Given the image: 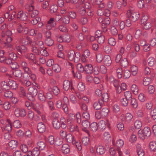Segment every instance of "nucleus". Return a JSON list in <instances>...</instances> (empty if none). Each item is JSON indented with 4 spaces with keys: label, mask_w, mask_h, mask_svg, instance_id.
Instances as JSON below:
<instances>
[{
    "label": "nucleus",
    "mask_w": 156,
    "mask_h": 156,
    "mask_svg": "<svg viewBox=\"0 0 156 156\" xmlns=\"http://www.w3.org/2000/svg\"><path fill=\"white\" fill-rule=\"evenodd\" d=\"M12 35V33L9 30H8L5 33L4 32H2V40L3 41H5L7 42V43L4 42L5 45L7 47H12L11 44L9 43L11 42L12 40V38L11 37Z\"/></svg>",
    "instance_id": "obj_1"
},
{
    "label": "nucleus",
    "mask_w": 156,
    "mask_h": 156,
    "mask_svg": "<svg viewBox=\"0 0 156 156\" xmlns=\"http://www.w3.org/2000/svg\"><path fill=\"white\" fill-rule=\"evenodd\" d=\"M19 62L20 66L24 71L23 74V77L24 79H27L28 78V75L31 73V70L29 68L26 62L20 60Z\"/></svg>",
    "instance_id": "obj_2"
},
{
    "label": "nucleus",
    "mask_w": 156,
    "mask_h": 156,
    "mask_svg": "<svg viewBox=\"0 0 156 156\" xmlns=\"http://www.w3.org/2000/svg\"><path fill=\"white\" fill-rule=\"evenodd\" d=\"M151 134L150 129L147 127H145L143 129H140L138 132V136L142 140L149 137Z\"/></svg>",
    "instance_id": "obj_3"
},
{
    "label": "nucleus",
    "mask_w": 156,
    "mask_h": 156,
    "mask_svg": "<svg viewBox=\"0 0 156 156\" xmlns=\"http://www.w3.org/2000/svg\"><path fill=\"white\" fill-rule=\"evenodd\" d=\"M28 42L30 44H31V49L32 51L36 55H38L41 49L39 48L36 45L34 44V43L32 42L30 39L28 37L27 38V40L25 41L24 39L22 41V43L24 44H27Z\"/></svg>",
    "instance_id": "obj_4"
},
{
    "label": "nucleus",
    "mask_w": 156,
    "mask_h": 156,
    "mask_svg": "<svg viewBox=\"0 0 156 156\" xmlns=\"http://www.w3.org/2000/svg\"><path fill=\"white\" fill-rule=\"evenodd\" d=\"M127 16L131 21L135 22L137 21L140 16L139 13L133 9H129L127 11Z\"/></svg>",
    "instance_id": "obj_5"
},
{
    "label": "nucleus",
    "mask_w": 156,
    "mask_h": 156,
    "mask_svg": "<svg viewBox=\"0 0 156 156\" xmlns=\"http://www.w3.org/2000/svg\"><path fill=\"white\" fill-rule=\"evenodd\" d=\"M112 144L115 147H117V150L119 153V156H122V152L120 150V148H122L124 144V142L123 140L119 139L115 142L114 139L112 140Z\"/></svg>",
    "instance_id": "obj_6"
},
{
    "label": "nucleus",
    "mask_w": 156,
    "mask_h": 156,
    "mask_svg": "<svg viewBox=\"0 0 156 156\" xmlns=\"http://www.w3.org/2000/svg\"><path fill=\"white\" fill-rule=\"evenodd\" d=\"M1 123L3 125V126L2 127V130L10 132L12 130V125L10 120L9 119L7 120L2 119L0 121Z\"/></svg>",
    "instance_id": "obj_7"
},
{
    "label": "nucleus",
    "mask_w": 156,
    "mask_h": 156,
    "mask_svg": "<svg viewBox=\"0 0 156 156\" xmlns=\"http://www.w3.org/2000/svg\"><path fill=\"white\" fill-rule=\"evenodd\" d=\"M90 5L88 2H86L85 3H82L80 5V8L79 12L82 15L85 14L87 12L86 9H88L90 8Z\"/></svg>",
    "instance_id": "obj_8"
},
{
    "label": "nucleus",
    "mask_w": 156,
    "mask_h": 156,
    "mask_svg": "<svg viewBox=\"0 0 156 156\" xmlns=\"http://www.w3.org/2000/svg\"><path fill=\"white\" fill-rule=\"evenodd\" d=\"M99 128L101 130H104L106 128V126L110 128V125L109 121L107 120L106 121L103 120L100 121L98 124Z\"/></svg>",
    "instance_id": "obj_9"
},
{
    "label": "nucleus",
    "mask_w": 156,
    "mask_h": 156,
    "mask_svg": "<svg viewBox=\"0 0 156 156\" xmlns=\"http://www.w3.org/2000/svg\"><path fill=\"white\" fill-rule=\"evenodd\" d=\"M56 106L58 108L62 107L64 112L66 114L68 113V108L67 105L66 103H63L62 105L61 100H58L56 102Z\"/></svg>",
    "instance_id": "obj_10"
},
{
    "label": "nucleus",
    "mask_w": 156,
    "mask_h": 156,
    "mask_svg": "<svg viewBox=\"0 0 156 156\" xmlns=\"http://www.w3.org/2000/svg\"><path fill=\"white\" fill-rule=\"evenodd\" d=\"M14 114L17 117H23L26 115V112L23 109L17 108L15 110Z\"/></svg>",
    "instance_id": "obj_11"
},
{
    "label": "nucleus",
    "mask_w": 156,
    "mask_h": 156,
    "mask_svg": "<svg viewBox=\"0 0 156 156\" xmlns=\"http://www.w3.org/2000/svg\"><path fill=\"white\" fill-rule=\"evenodd\" d=\"M110 23V18L107 17L104 20L103 23L101 24V27L103 29V31L105 32L107 30V26H108Z\"/></svg>",
    "instance_id": "obj_12"
},
{
    "label": "nucleus",
    "mask_w": 156,
    "mask_h": 156,
    "mask_svg": "<svg viewBox=\"0 0 156 156\" xmlns=\"http://www.w3.org/2000/svg\"><path fill=\"white\" fill-rule=\"evenodd\" d=\"M103 63L107 66H109L112 63L111 58L108 55H105L103 58Z\"/></svg>",
    "instance_id": "obj_13"
},
{
    "label": "nucleus",
    "mask_w": 156,
    "mask_h": 156,
    "mask_svg": "<svg viewBox=\"0 0 156 156\" xmlns=\"http://www.w3.org/2000/svg\"><path fill=\"white\" fill-rule=\"evenodd\" d=\"M56 25L54 19L53 18H51L48 22L46 25L47 28L48 30H51L52 27H55Z\"/></svg>",
    "instance_id": "obj_14"
},
{
    "label": "nucleus",
    "mask_w": 156,
    "mask_h": 156,
    "mask_svg": "<svg viewBox=\"0 0 156 156\" xmlns=\"http://www.w3.org/2000/svg\"><path fill=\"white\" fill-rule=\"evenodd\" d=\"M68 126L69 127V130L71 133H76L79 132V129L76 125L73 124Z\"/></svg>",
    "instance_id": "obj_15"
},
{
    "label": "nucleus",
    "mask_w": 156,
    "mask_h": 156,
    "mask_svg": "<svg viewBox=\"0 0 156 156\" xmlns=\"http://www.w3.org/2000/svg\"><path fill=\"white\" fill-rule=\"evenodd\" d=\"M27 14L23 12V11H20L18 13L17 18L21 20H27Z\"/></svg>",
    "instance_id": "obj_16"
},
{
    "label": "nucleus",
    "mask_w": 156,
    "mask_h": 156,
    "mask_svg": "<svg viewBox=\"0 0 156 156\" xmlns=\"http://www.w3.org/2000/svg\"><path fill=\"white\" fill-rule=\"evenodd\" d=\"M15 48L20 54L25 53L27 51V48L24 45H16Z\"/></svg>",
    "instance_id": "obj_17"
},
{
    "label": "nucleus",
    "mask_w": 156,
    "mask_h": 156,
    "mask_svg": "<svg viewBox=\"0 0 156 156\" xmlns=\"http://www.w3.org/2000/svg\"><path fill=\"white\" fill-rule=\"evenodd\" d=\"M75 119V115L73 113H70L67 118V122L68 125L73 124Z\"/></svg>",
    "instance_id": "obj_18"
},
{
    "label": "nucleus",
    "mask_w": 156,
    "mask_h": 156,
    "mask_svg": "<svg viewBox=\"0 0 156 156\" xmlns=\"http://www.w3.org/2000/svg\"><path fill=\"white\" fill-rule=\"evenodd\" d=\"M137 153L138 156H144L145 153L144 150L142 148L141 146L139 144L136 145Z\"/></svg>",
    "instance_id": "obj_19"
},
{
    "label": "nucleus",
    "mask_w": 156,
    "mask_h": 156,
    "mask_svg": "<svg viewBox=\"0 0 156 156\" xmlns=\"http://www.w3.org/2000/svg\"><path fill=\"white\" fill-rule=\"evenodd\" d=\"M28 93L29 94L34 97L36 96L37 94V90L35 87H30L28 89Z\"/></svg>",
    "instance_id": "obj_20"
},
{
    "label": "nucleus",
    "mask_w": 156,
    "mask_h": 156,
    "mask_svg": "<svg viewBox=\"0 0 156 156\" xmlns=\"http://www.w3.org/2000/svg\"><path fill=\"white\" fill-rule=\"evenodd\" d=\"M37 128L38 131L40 133H43L46 130L45 126L42 122H40L38 124Z\"/></svg>",
    "instance_id": "obj_21"
},
{
    "label": "nucleus",
    "mask_w": 156,
    "mask_h": 156,
    "mask_svg": "<svg viewBox=\"0 0 156 156\" xmlns=\"http://www.w3.org/2000/svg\"><path fill=\"white\" fill-rule=\"evenodd\" d=\"M65 138L68 143L73 144L75 142V139L74 136L70 133L67 134Z\"/></svg>",
    "instance_id": "obj_22"
},
{
    "label": "nucleus",
    "mask_w": 156,
    "mask_h": 156,
    "mask_svg": "<svg viewBox=\"0 0 156 156\" xmlns=\"http://www.w3.org/2000/svg\"><path fill=\"white\" fill-rule=\"evenodd\" d=\"M96 151L98 154H102L105 152L104 147L101 145H99L97 147Z\"/></svg>",
    "instance_id": "obj_23"
},
{
    "label": "nucleus",
    "mask_w": 156,
    "mask_h": 156,
    "mask_svg": "<svg viewBox=\"0 0 156 156\" xmlns=\"http://www.w3.org/2000/svg\"><path fill=\"white\" fill-rule=\"evenodd\" d=\"M0 85L3 90H8L10 89L9 81L7 82L6 80L2 81L1 82Z\"/></svg>",
    "instance_id": "obj_24"
},
{
    "label": "nucleus",
    "mask_w": 156,
    "mask_h": 156,
    "mask_svg": "<svg viewBox=\"0 0 156 156\" xmlns=\"http://www.w3.org/2000/svg\"><path fill=\"white\" fill-rule=\"evenodd\" d=\"M88 74H91L93 72V67L90 64H87L84 67V70Z\"/></svg>",
    "instance_id": "obj_25"
},
{
    "label": "nucleus",
    "mask_w": 156,
    "mask_h": 156,
    "mask_svg": "<svg viewBox=\"0 0 156 156\" xmlns=\"http://www.w3.org/2000/svg\"><path fill=\"white\" fill-rule=\"evenodd\" d=\"M23 74L22 72L20 70H17L15 71L13 73V75L16 77L19 78H21L23 79Z\"/></svg>",
    "instance_id": "obj_26"
},
{
    "label": "nucleus",
    "mask_w": 156,
    "mask_h": 156,
    "mask_svg": "<svg viewBox=\"0 0 156 156\" xmlns=\"http://www.w3.org/2000/svg\"><path fill=\"white\" fill-rule=\"evenodd\" d=\"M24 56L29 60H31L34 63H36V59L35 55L32 53H27Z\"/></svg>",
    "instance_id": "obj_27"
},
{
    "label": "nucleus",
    "mask_w": 156,
    "mask_h": 156,
    "mask_svg": "<svg viewBox=\"0 0 156 156\" xmlns=\"http://www.w3.org/2000/svg\"><path fill=\"white\" fill-rule=\"evenodd\" d=\"M133 118V116L132 115L129 113H127L126 114L125 118L123 119H122V120L123 121H125L128 122L132 120Z\"/></svg>",
    "instance_id": "obj_28"
},
{
    "label": "nucleus",
    "mask_w": 156,
    "mask_h": 156,
    "mask_svg": "<svg viewBox=\"0 0 156 156\" xmlns=\"http://www.w3.org/2000/svg\"><path fill=\"white\" fill-rule=\"evenodd\" d=\"M103 104V101L99 100L98 101L95 102L94 103L93 107L95 109L98 110L101 108Z\"/></svg>",
    "instance_id": "obj_29"
},
{
    "label": "nucleus",
    "mask_w": 156,
    "mask_h": 156,
    "mask_svg": "<svg viewBox=\"0 0 156 156\" xmlns=\"http://www.w3.org/2000/svg\"><path fill=\"white\" fill-rule=\"evenodd\" d=\"M61 150L62 152L64 154L68 153L70 151L69 146L67 144H64L62 147Z\"/></svg>",
    "instance_id": "obj_30"
},
{
    "label": "nucleus",
    "mask_w": 156,
    "mask_h": 156,
    "mask_svg": "<svg viewBox=\"0 0 156 156\" xmlns=\"http://www.w3.org/2000/svg\"><path fill=\"white\" fill-rule=\"evenodd\" d=\"M9 84L10 87V89H16L18 87L17 84L16 82L13 80H9Z\"/></svg>",
    "instance_id": "obj_31"
},
{
    "label": "nucleus",
    "mask_w": 156,
    "mask_h": 156,
    "mask_svg": "<svg viewBox=\"0 0 156 156\" xmlns=\"http://www.w3.org/2000/svg\"><path fill=\"white\" fill-rule=\"evenodd\" d=\"M130 89L134 94L137 95L138 93L139 87L136 85L135 84L132 85Z\"/></svg>",
    "instance_id": "obj_32"
},
{
    "label": "nucleus",
    "mask_w": 156,
    "mask_h": 156,
    "mask_svg": "<svg viewBox=\"0 0 156 156\" xmlns=\"http://www.w3.org/2000/svg\"><path fill=\"white\" fill-rule=\"evenodd\" d=\"M38 98L40 100L43 102H45L46 100V98L44 95V93L43 91L41 90L39 91L38 94Z\"/></svg>",
    "instance_id": "obj_33"
},
{
    "label": "nucleus",
    "mask_w": 156,
    "mask_h": 156,
    "mask_svg": "<svg viewBox=\"0 0 156 156\" xmlns=\"http://www.w3.org/2000/svg\"><path fill=\"white\" fill-rule=\"evenodd\" d=\"M61 124L59 120L56 119L53 120V126L54 128L56 129H58L61 126Z\"/></svg>",
    "instance_id": "obj_34"
},
{
    "label": "nucleus",
    "mask_w": 156,
    "mask_h": 156,
    "mask_svg": "<svg viewBox=\"0 0 156 156\" xmlns=\"http://www.w3.org/2000/svg\"><path fill=\"white\" fill-rule=\"evenodd\" d=\"M18 142L16 140H12L9 143V146L11 149H13L16 147L18 145Z\"/></svg>",
    "instance_id": "obj_35"
},
{
    "label": "nucleus",
    "mask_w": 156,
    "mask_h": 156,
    "mask_svg": "<svg viewBox=\"0 0 156 156\" xmlns=\"http://www.w3.org/2000/svg\"><path fill=\"white\" fill-rule=\"evenodd\" d=\"M89 128L91 131L94 132H96L98 129V124L96 122H93L90 125Z\"/></svg>",
    "instance_id": "obj_36"
},
{
    "label": "nucleus",
    "mask_w": 156,
    "mask_h": 156,
    "mask_svg": "<svg viewBox=\"0 0 156 156\" xmlns=\"http://www.w3.org/2000/svg\"><path fill=\"white\" fill-rule=\"evenodd\" d=\"M90 123L87 120H85L83 121L82 125L83 127L82 129L84 131L87 130V128H88L90 126Z\"/></svg>",
    "instance_id": "obj_37"
},
{
    "label": "nucleus",
    "mask_w": 156,
    "mask_h": 156,
    "mask_svg": "<svg viewBox=\"0 0 156 156\" xmlns=\"http://www.w3.org/2000/svg\"><path fill=\"white\" fill-rule=\"evenodd\" d=\"M46 147L45 143L43 141H39L37 143V147L40 150H43Z\"/></svg>",
    "instance_id": "obj_38"
},
{
    "label": "nucleus",
    "mask_w": 156,
    "mask_h": 156,
    "mask_svg": "<svg viewBox=\"0 0 156 156\" xmlns=\"http://www.w3.org/2000/svg\"><path fill=\"white\" fill-rule=\"evenodd\" d=\"M70 86V83L68 80H65L63 83V88L65 90H68L69 89Z\"/></svg>",
    "instance_id": "obj_39"
},
{
    "label": "nucleus",
    "mask_w": 156,
    "mask_h": 156,
    "mask_svg": "<svg viewBox=\"0 0 156 156\" xmlns=\"http://www.w3.org/2000/svg\"><path fill=\"white\" fill-rule=\"evenodd\" d=\"M81 55L80 52H76L75 53L74 55L73 60L72 61H73L75 62H77L80 61V58Z\"/></svg>",
    "instance_id": "obj_40"
},
{
    "label": "nucleus",
    "mask_w": 156,
    "mask_h": 156,
    "mask_svg": "<svg viewBox=\"0 0 156 156\" xmlns=\"http://www.w3.org/2000/svg\"><path fill=\"white\" fill-rule=\"evenodd\" d=\"M151 82V79L149 77H145L143 80V85L145 86L148 85Z\"/></svg>",
    "instance_id": "obj_41"
},
{
    "label": "nucleus",
    "mask_w": 156,
    "mask_h": 156,
    "mask_svg": "<svg viewBox=\"0 0 156 156\" xmlns=\"http://www.w3.org/2000/svg\"><path fill=\"white\" fill-rule=\"evenodd\" d=\"M33 43H34V44L36 45L38 47H39L40 49L43 48L44 47V45L43 42L42 41L38 40Z\"/></svg>",
    "instance_id": "obj_42"
},
{
    "label": "nucleus",
    "mask_w": 156,
    "mask_h": 156,
    "mask_svg": "<svg viewBox=\"0 0 156 156\" xmlns=\"http://www.w3.org/2000/svg\"><path fill=\"white\" fill-rule=\"evenodd\" d=\"M149 147L150 149L153 151L156 150V142L153 141L150 143Z\"/></svg>",
    "instance_id": "obj_43"
},
{
    "label": "nucleus",
    "mask_w": 156,
    "mask_h": 156,
    "mask_svg": "<svg viewBox=\"0 0 156 156\" xmlns=\"http://www.w3.org/2000/svg\"><path fill=\"white\" fill-rule=\"evenodd\" d=\"M60 122L61 127L63 129L65 128L66 127V121L64 117L62 116L60 118Z\"/></svg>",
    "instance_id": "obj_44"
},
{
    "label": "nucleus",
    "mask_w": 156,
    "mask_h": 156,
    "mask_svg": "<svg viewBox=\"0 0 156 156\" xmlns=\"http://www.w3.org/2000/svg\"><path fill=\"white\" fill-rule=\"evenodd\" d=\"M149 65L151 66H153L155 65V62L154 58L153 57H150L147 60Z\"/></svg>",
    "instance_id": "obj_45"
},
{
    "label": "nucleus",
    "mask_w": 156,
    "mask_h": 156,
    "mask_svg": "<svg viewBox=\"0 0 156 156\" xmlns=\"http://www.w3.org/2000/svg\"><path fill=\"white\" fill-rule=\"evenodd\" d=\"M58 57L62 59L61 61L59 60L58 62L59 63L62 64L65 62V60L63 59L64 58V54L61 51L58 52Z\"/></svg>",
    "instance_id": "obj_46"
},
{
    "label": "nucleus",
    "mask_w": 156,
    "mask_h": 156,
    "mask_svg": "<svg viewBox=\"0 0 156 156\" xmlns=\"http://www.w3.org/2000/svg\"><path fill=\"white\" fill-rule=\"evenodd\" d=\"M77 88L79 91H83L85 88L84 84L82 82L79 83L77 86Z\"/></svg>",
    "instance_id": "obj_47"
},
{
    "label": "nucleus",
    "mask_w": 156,
    "mask_h": 156,
    "mask_svg": "<svg viewBox=\"0 0 156 156\" xmlns=\"http://www.w3.org/2000/svg\"><path fill=\"white\" fill-rule=\"evenodd\" d=\"M142 126V122L139 120H136L134 122V126L137 129H140Z\"/></svg>",
    "instance_id": "obj_48"
},
{
    "label": "nucleus",
    "mask_w": 156,
    "mask_h": 156,
    "mask_svg": "<svg viewBox=\"0 0 156 156\" xmlns=\"http://www.w3.org/2000/svg\"><path fill=\"white\" fill-rule=\"evenodd\" d=\"M117 76L118 78H121L122 76V70L121 68H119L116 69Z\"/></svg>",
    "instance_id": "obj_49"
},
{
    "label": "nucleus",
    "mask_w": 156,
    "mask_h": 156,
    "mask_svg": "<svg viewBox=\"0 0 156 156\" xmlns=\"http://www.w3.org/2000/svg\"><path fill=\"white\" fill-rule=\"evenodd\" d=\"M102 99H100L99 100H102L103 101V103L104 102H107L108 100V95L107 93H104L103 94L102 96Z\"/></svg>",
    "instance_id": "obj_50"
},
{
    "label": "nucleus",
    "mask_w": 156,
    "mask_h": 156,
    "mask_svg": "<svg viewBox=\"0 0 156 156\" xmlns=\"http://www.w3.org/2000/svg\"><path fill=\"white\" fill-rule=\"evenodd\" d=\"M131 104L133 108H137L138 106V102L137 100L135 98H132Z\"/></svg>",
    "instance_id": "obj_51"
},
{
    "label": "nucleus",
    "mask_w": 156,
    "mask_h": 156,
    "mask_svg": "<svg viewBox=\"0 0 156 156\" xmlns=\"http://www.w3.org/2000/svg\"><path fill=\"white\" fill-rule=\"evenodd\" d=\"M130 70L132 74L133 75L135 76L137 73L138 68L136 66L134 65L131 67Z\"/></svg>",
    "instance_id": "obj_52"
},
{
    "label": "nucleus",
    "mask_w": 156,
    "mask_h": 156,
    "mask_svg": "<svg viewBox=\"0 0 156 156\" xmlns=\"http://www.w3.org/2000/svg\"><path fill=\"white\" fill-rule=\"evenodd\" d=\"M75 53V52L73 50H71L68 52V57L70 61H72L73 60Z\"/></svg>",
    "instance_id": "obj_53"
},
{
    "label": "nucleus",
    "mask_w": 156,
    "mask_h": 156,
    "mask_svg": "<svg viewBox=\"0 0 156 156\" xmlns=\"http://www.w3.org/2000/svg\"><path fill=\"white\" fill-rule=\"evenodd\" d=\"M11 107V104L8 101L5 102L3 104V108L5 110H9Z\"/></svg>",
    "instance_id": "obj_54"
},
{
    "label": "nucleus",
    "mask_w": 156,
    "mask_h": 156,
    "mask_svg": "<svg viewBox=\"0 0 156 156\" xmlns=\"http://www.w3.org/2000/svg\"><path fill=\"white\" fill-rule=\"evenodd\" d=\"M45 44L48 46H51L54 43L53 40L50 37L47 38L45 41Z\"/></svg>",
    "instance_id": "obj_55"
},
{
    "label": "nucleus",
    "mask_w": 156,
    "mask_h": 156,
    "mask_svg": "<svg viewBox=\"0 0 156 156\" xmlns=\"http://www.w3.org/2000/svg\"><path fill=\"white\" fill-rule=\"evenodd\" d=\"M138 99L140 101L144 102L146 101V98L144 94L141 93L138 95Z\"/></svg>",
    "instance_id": "obj_56"
},
{
    "label": "nucleus",
    "mask_w": 156,
    "mask_h": 156,
    "mask_svg": "<svg viewBox=\"0 0 156 156\" xmlns=\"http://www.w3.org/2000/svg\"><path fill=\"white\" fill-rule=\"evenodd\" d=\"M100 112L102 115V117H104L108 115L109 110L108 108H103Z\"/></svg>",
    "instance_id": "obj_57"
},
{
    "label": "nucleus",
    "mask_w": 156,
    "mask_h": 156,
    "mask_svg": "<svg viewBox=\"0 0 156 156\" xmlns=\"http://www.w3.org/2000/svg\"><path fill=\"white\" fill-rule=\"evenodd\" d=\"M32 152V156H38L40 154V150L37 147L34 148Z\"/></svg>",
    "instance_id": "obj_58"
},
{
    "label": "nucleus",
    "mask_w": 156,
    "mask_h": 156,
    "mask_svg": "<svg viewBox=\"0 0 156 156\" xmlns=\"http://www.w3.org/2000/svg\"><path fill=\"white\" fill-rule=\"evenodd\" d=\"M52 69L56 73H58L61 70V68L58 64H55L52 67Z\"/></svg>",
    "instance_id": "obj_59"
},
{
    "label": "nucleus",
    "mask_w": 156,
    "mask_h": 156,
    "mask_svg": "<svg viewBox=\"0 0 156 156\" xmlns=\"http://www.w3.org/2000/svg\"><path fill=\"white\" fill-rule=\"evenodd\" d=\"M121 65L123 67H127L128 65V62L127 59L126 58H124L122 60L121 62Z\"/></svg>",
    "instance_id": "obj_60"
},
{
    "label": "nucleus",
    "mask_w": 156,
    "mask_h": 156,
    "mask_svg": "<svg viewBox=\"0 0 156 156\" xmlns=\"http://www.w3.org/2000/svg\"><path fill=\"white\" fill-rule=\"evenodd\" d=\"M112 110L114 113H117L119 112L120 110L119 105L117 104H114L112 107Z\"/></svg>",
    "instance_id": "obj_61"
},
{
    "label": "nucleus",
    "mask_w": 156,
    "mask_h": 156,
    "mask_svg": "<svg viewBox=\"0 0 156 156\" xmlns=\"http://www.w3.org/2000/svg\"><path fill=\"white\" fill-rule=\"evenodd\" d=\"M148 19V17L147 15L144 14H143L140 20L141 23V24H144L147 22Z\"/></svg>",
    "instance_id": "obj_62"
},
{
    "label": "nucleus",
    "mask_w": 156,
    "mask_h": 156,
    "mask_svg": "<svg viewBox=\"0 0 156 156\" xmlns=\"http://www.w3.org/2000/svg\"><path fill=\"white\" fill-rule=\"evenodd\" d=\"M13 126L15 128H19L21 127V123L19 120H16L14 121Z\"/></svg>",
    "instance_id": "obj_63"
},
{
    "label": "nucleus",
    "mask_w": 156,
    "mask_h": 156,
    "mask_svg": "<svg viewBox=\"0 0 156 156\" xmlns=\"http://www.w3.org/2000/svg\"><path fill=\"white\" fill-rule=\"evenodd\" d=\"M4 96L7 98H11L13 95L12 92L10 90L6 91L4 93Z\"/></svg>",
    "instance_id": "obj_64"
}]
</instances>
